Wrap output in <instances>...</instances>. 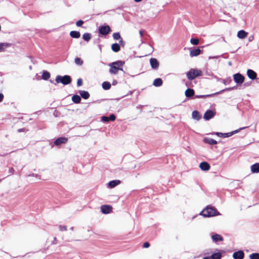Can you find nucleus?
I'll use <instances>...</instances> for the list:
<instances>
[{"mask_svg": "<svg viewBox=\"0 0 259 259\" xmlns=\"http://www.w3.org/2000/svg\"><path fill=\"white\" fill-rule=\"evenodd\" d=\"M200 214L204 217H211L221 214L215 207L208 205L200 212Z\"/></svg>", "mask_w": 259, "mask_h": 259, "instance_id": "f257e3e1", "label": "nucleus"}, {"mask_svg": "<svg viewBox=\"0 0 259 259\" xmlns=\"http://www.w3.org/2000/svg\"><path fill=\"white\" fill-rule=\"evenodd\" d=\"M124 64V62L122 61H117L116 62H112L109 64L110 67L109 69V72L111 74H116L118 73V70L122 71V66Z\"/></svg>", "mask_w": 259, "mask_h": 259, "instance_id": "f03ea898", "label": "nucleus"}, {"mask_svg": "<svg viewBox=\"0 0 259 259\" xmlns=\"http://www.w3.org/2000/svg\"><path fill=\"white\" fill-rule=\"evenodd\" d=\"M202 75V71L198 69H191L186 73V76L188 79L190 80H193L196 77L198 76H201Z\"/></svg>", "mask_w": 259, "mask_h": 259, "instance_id": "7ed1b4c3", "label": "nucleus"}, {"mask_svg": "<svg viewBox=\"0 0 259 259\" xmlns=\"http://www.w3.org/2000/svg\"><path fill=\"white\" fill-rule=\"evenodd\" d=\"M57 83H61L63 85H67L71 83V78L69 75L64 76L57 75L55 79Z\"/></svg>", "mask_w": 259, "mask_h": 259, "instance_id": "20e7f679", "label": "nucleus"}, {"mask_svg": "<svg viewBox=\"0 0 259 259\" xmlns=\"http://www.w3.org/2000/svg\"><path fill=\"white\" fill-rule=\"evenodd\" d=\"M111 31V28L108 25L101 26L99 28V32L102 34L106 35Z\"/></svg>", "mask_w": 259, "mask_h": 259, "instance_id": "39448f33", "label": "nucleus"}, {"mask_svg": "<svg viewBox=\"0 0 259 259\" xmlns=\"http://www.w3.org/2000/svg\"><path fill=\"white\" fill-rule=\"evenodd\" d=\"M233 79L237 84H242L244 81V77L239 73L235 74L233 75Z\"/></svg>", "mask_w": 259, "mask_h": 259, "instance_id": "423d86ee", "label": "nucleus"}, {"mask_svg": "<svg viewBox=\"0 0 259 259\" xmlns=\"http://www.w3.org/2000/svg\"><path fill=\"white\" fill-rule=\"evenodd\" d=\"M215 112L211 110H207L204 114V118L206 120H208L212 118L215 115Z\"/></svg>", "mask_w": 259, "mask_h": 259, "instance_id": "0eeeda50", "label": "nucleus"}, {"mask_svg": "<svg viewBox=\"0 0 259 259\" xmlns=\"http://www.w3.org/2000/svg\"><path fill=\"white\" fill-rule=\"evenodd\" d=\"M244 257V253L242 250L235 251L233 254L234 259H243Z\"/></svg>", "mask_w": 259, "mask_h": 259, "instance_id": "6e6552de", "label": "nucleus"}, {"mask_svg": "<svg viewBox=\"0 0 259 259\" xmlns=\"http://www.w3.org/2000/svg\"><path fill=\"white\" fill-rule=\"evenodd\" d=\"M68 139L65 137H60L57 138L54 142V144L56 146H60L62 144L67 143Z\"/></svg>", "mask_w": 259, "mask_h": 259, "instance_id": "1a4fd4ad", "label": "nucleus"}, {"mask_svg": "<svg viewBox=\"0 0 259 259\" xmlns=\"http://www.w3.org/2000/svg\"><path fill=\"white\" fill-rule=\"evenodd\" d=\"M101 210L103 213L107 214L111 211L112 207L110 205H102L101 207Z\"/></svg>", "mask_w": 259, "mask_h": 259, "instance_id": "9d476101", "label": "nucleus"}, {"mask_svg": "<svg viewBox=\"0 0 259 259\" xmlns=\"http://www.w3.org/2000/svg\"><path fill=\"white\" fill-rule=\"evenodd\" d=\"M150 63L152 69H156L158 68L159 66V63L156 59L155 58H151L150 60Z\"/></svg>", "mask_w": 259, "mask_h": 259, "instance_id": "9b49d317", "label": "nucleus"}, {"mask_svg": "<svg viewBox=\"0 0 259 259\" xmlns=\"http://www.w3.org/2000/svg\"><path fill=\"white\" fill-rule=\"evenodd\" d=\"M221 253L220 252L213 253L210 256L204 257L202 259H221Z\"/></svg>", "mask_w": 259, "mask_h": 259, "instance_id": "f8f14e48", "label": "nucleus"}, {"mask_svg": "<svg viewBox=\"0 0 259 259\" xmlns=\"http://www.w3.org/2000/svg\"><path fill=\"white\" fill-rule=\"evenodd\" d=\"M199 167L202 170L207 171L210 169V166L207 162H202L199 164Z\"/></svg>", "mask_w": 259, "mask_h": 259, "instance_id": "ddd939ff", "label": "nucleus"}, {"mask_svg": "<svg viewBox=\"0 0 259 259\" xmlns=\"http://www.w3.org/2000/svg\"><path fill=\"white\" fill-rule=\"evenodd\" d=\"M247 75L248 77L252 80H253L256 78V73L251 69L247 70Z\"/></svg>", "mask_w": 259, "mask_h": 259, "instance_id": "4468645a", "label": "nucleus"}, {"mask_svg": "<svg viewBox=\"0 0 259 259\" xmlns=\"http://www.w3.org/2000/svg\"><path fill=\"white\" fill-rule=\"evenodd\" d=\"M201 50L199 48L191 50L190 52V56L191 57L197 56L201 53Z\"/></svg>", "mask_w": 259, "mask_h": 259, "instance_id": "2eb2a0df", "label": "nucleus"}, {"mask_svg": "<svg viewBox=\"0 0 259 259\" xmlns=\"http://www.w3.org/2000/svg\"><path fill=\"white\" fill-rule=\"evenodd\" d=\"M203 141L204 143L208 144L210 145H213L217 144V141L210 138H205L203 139Z\"/></svg>", "mask_w": 259, "mask_h": 259, "instance_id": "dca6fc26", "label": "nucleus"}, {"mask_svg": "<svg viewBox=\"0 0 259 259\" xmlns=\"http://www.w3.org/2000/svg\"><path fill=\"white\" fill-rule=\"evenodd\" d=\"M245 128V127H244L240 128L238 130L234 131H233L232 132H230V133H223V138H227V137H230V136H232L233 135H234V134H236V133H238L239 131H240V130H241L242 129H244Z\"/></svg>", "mask_w": 259, "mask_h": 259, "instance_id": "f3484780", "label": "nucleus"}, {"mask_svg": "<svg viewBox=\"0 0 259 259\" xmlns=\"http://www.w3.org/2000/svg\"><path fill=\"white\" fill-rule=\"evenodd\" d=\"M251 170L252 173H258L259 172V163H256L251 165Z\"/></svg>", "mask_w": 259, "mask_h": 259, "instance_id": "a211bd4d", "label": "nucleus"}, {"mask_svg": "<svg viewBox=\"0 0 259 259\" xmlns=\"http://www.w3.org/2000/svg\"><path fill=\"white\" fill-rule=\"evenodd\" d=\"M120 183V181L119 180H113V181H110L108 183V185L109 187L113 188V187H115L116 186L118 185V184H119Z\"/></svg>", "mask_w": 259, "mask_h": 259, "instance_id": "6ab92c4d", "label": "nucleus"}, {"mask_svg": "<svg viewBox=\"0 0 259 259\" xmlns=\"http://www.w3.org/2000/svg\"><path fill=\"white\" fill-rule=\"evenodd\" d=\"M162 80L160 78H157L153 81V85L155 87H160L162 84Z\"/></svg>", "mask_w": 259, "mask_h": 259, "instance_id": "aec40b11", "label": "nucleus"}, {"mask_svg": "<svg viewBox=\"0 0 259 259\" xmlns=\"http://www.w3.org/2000/svg\"><path fill=\"white\" fill-rule=\"evenodd\" d=\"M185 96L188 97L190 98L192 97L194 95V91L193 89H188L185 91Z\"/></svg>", "mask_w": 259, "mask_h": 259, "instance_id": "412c9836", "label": "nucleus"}, {"mask_svg": "<svg viewBox=\"0 0 259 259\" xmlns=\"http://www.w3.org/2000/svg\"><path fill=\"white\" fill-rule=\"evenodd\" d=\"M79 93L80 96L84 99H87L90 97V94L87 91H79Z\"/></svg>", "mask_w": 259, "mask_h": 259, "instance_id": "4be33fe9", "label": "nucleus"}, {"mask_svg": "<svg viewBox=\"0 0 259 259\" xmlns=\"http://www.w3.org/2000/svg\"><path fill=\"white\" fill-rule=\"evenodd\" d=\"M247 35V33L243 30H239L237 33V36L241 39L244 38Z\"/></svg>", "mask_w": 259, "mask_h": 259, "instance_id": "5701e85b", "label": "nucleus"}, {"mask_svg": "<svg viewBox=\"0 0 259 259\" xmlns=\"http://www.w3.org/2000/svg\"><path fill=\"white\" fill-rule=\"evenodd\" d=\"M192 117L194 119L196 120H199L201 118V116L199 112L197 111H194L192 112Z\"/></svg>", "mask_w": 259, "mask_h": 259, "instance_id": "b1692460", "label": "nucleus"}, {"mask_svg": "<svg viewBox=\"0 0 259 259\" xmlns=\"http://www.w3.org/2000/svg\"><path fill=\"white\" fill-rule=\"evenodd\" d=\"M70 35L72 37V38H78L80 37V33H79V31H71L70 32Z\"/></svg>", "mask_w": 259, "mask_h": 259, "instance_id": "393cba45", "label": "nucleus"}, {"mask_svg": "<svg viewBox=\"0 0 259 259\" xmlns=\"http://www.w3.org/2000/svg\"><path fill=\"white\" fill-rule=\"evenodd\" d=\"M111 49L114 52H118L120 50V47L119 45V44L117 43H115L112 44L111 46Z\"/></svg>", "mask_w": 259, "mask_h": 259, "instance_id": "a878e982", "label": "nucleus"}, {"mask_svg": "<svg viewBox=\"0 0 259 259\" xmlns=\"http://www.w3.org/2000/svg\"><path fill=\"white\" fill-rule=\"evenodd\" d=\"M72 100L74 103L77 104L80 103L81 101V98L79 96L75 95L72 97Z\"/></svg>", "mask_w": 259, "mask_h": 259, "instance_id": "bb28decb", "label": "nucleus"}, {"mask_svg": "<svg viewBox=\"0 0 259 259\" xmlns=\"http://www.w3.org/2000/svg\"><path fill=\"white\" fill-rule=\"evenodd\" d=\"M212 239L214 242L223 240L222 237L221 235L217 234L212 236Z\"/></svg>", "mask_w": 259, "mask_h": 259, "instance_id": "cd10ccee", "label": "nucleus"}, {"mask_svg": "<svg viewBox=\"0 0 259 259\" xmlns=\"http://www.w3.org/2000/svg\"><path fill=\"white\" fill-rule=\"evenodd\" d=\"M50 77V74L47 71H43L42 74V78L44 80H47Z\"/></svg>", "mask_w": 259, "mask_h": 259, "instance_id": "c85d7f7f", "label": "nucleus"}, {"mask_svg": "<svg viewBox=\"0 0 259 259\" xmlns=\"http://www.w3.org/2000/svg\"><path fill=\"white\" fill-rule=\"evenodd\" d=\"M102 88L105 90H109L111 88V84L108 81H104L102 83Z\"/></svg>", "mask_w": 259, "mask_h": 259, "instance_id": "c756f323", "label": "nucleus"}, {"mask_svg": "<svg viewBox=\"0 0 259 259\" xmlns=\"http://www.w3.org/2000/svg\"><path fill=\"white\" fill-rule=\"evenodd\" d=\"M82 38L87 41H89L91 38V34L89 33H85L82 35Z\"/></svg>", "mask_w": 259, "mask_h": 259, "instance_id": "7c9ffc66", "label": "nucleus"}, {"mask_svg": "<svg viewBox=\"0 0 259 259\" xmlns=\"http://www.w3.org/2000/svg\"><path fill=\"white\" fill-rule=\"evenodd\" d=\"M250 259H259V253H253L249 255Z\"/></svg>", "mask_w": 259, "mask_h": 259, "instance_id": "2f4dec72", "label": "nucleus"}, {"mask_svg": "<svg viewBox=\"0 0 259 259\" xmlns=\"http://www.w3.org/2000/svg\"><path fill=\"white\" fill-rule=\"evenodd\" d=\"M75 63L79 66H81L83 64V61L80 58H76L74 60Z\"/></svg>", "mask_w": 259, "mask_h": 259, "instance_id": "473e14b6", "label": "nucleus"}, {"mask_svg": "<svg viewBox=\"0 0 259 259\" xmlns=\"http://www.w3.org/2000/svg\"><path fill=\"white\" fill-rule=\"evenodd\" d=\"M9 45L7 43H0V52L3 51L4 49L7 48Z\"/></svg>", "mask_w": 259, "mask_h": 259, "instance_id": "72a5a7b5", "label": "nucleus"}, {"mask_svg": "<svg viewBox=\"0 0 259 259\" xmlns=\"http://www.w3.org/2000/svg\"><path fill=\"white\" fill-rule=\"evenodd\" d=\"M113 37L115 40L119 39L121 37L120 34L119 32H115L113 34Z\"/></svg>", "mask_w": 259, "mask_h": 259, "instance_id": "f704fd0d", "label": "nucleus"}, {"mask_svg": "<svg viewBox=\"0 0 259 259\" xmlns=\"http://www.w3.org/2000/svg\"><path fill=\"white\" fill-rule=\"evenodd\" d=\"M191 43L193 45H197L199 44V40L197 38H191L190 40Z\"/></svg>", "mask_w": 259, "mask_h": 259, "instance_id": "c9c22d12", "label": "nucleus"}, {"mask_svg": "<svg viewBox=\"0 0 259 259\" xmlns=\"http://www.w3.org/2000/svg\"><path fill=\"white\" fill-rule=\"evenodd\" d=\"M231 81H232V79H231V78L230 77L228 78H227L226 79H223L222 80V82L225 85L229 84L231 82Z\"/></svg>", "mask_w": 259, "mask_h": 259, "instance_id": "e433bc0d", "label": "nucleus"}, {"mask_svg": "<svg viewBox=\"0 0 259 259\" xmlns=\"http://www.w3.org/2000/svg\"><path fill=\"white\" fill-rule=\"evenodd\" d=\"M101 121L103 122H107L109 121V117L103 116L101 117Z\"/></svg>", "mask_w": 259, "mask_h": 259, "instance_id": "4c0bfd02", "label": "nucleus"}, {"mask_svg": "<svg viewBox=\"0 0 259 259\" xmlns=\"http://www.w3.org/2000/svg\"><path fill=\"white\" fill-rule=\"evenodd\" d=\"M233 89V88H226L223 90H222L221 91H220V92H218V93H217L216 94H220V93H223L225 91H230L231 90Z\"/></svg>", "mask_w": 259, "mask_h": 259, "instance_id": "58836bf2", "label": "nucleus"}, {"mask_svg": "<svg viewBox=\"0 0 259 259\" xmlns=\"http://www.w3.org/2000/svg\"><path fill=\"white\" fill-rule=\"evenodd\" d=\"M83 23L84 22L82 20H80L76 22V25L77 26L80 27L83 24Z\"/></svg>", "mask_w": 259, "mask_h": 259, "instance_id": "ea45409f", "label": "nucleus"}, {"mask_svg": "<svg viewBox=\"0 0 259 259\" xmlns=\"http://www.w3.org/2000/svg\"><path fill=\"white\" fill-rule=\"evenodd\" d=\"M211 95H196L195 97L196 98H203L206 97H210Z\"/></svg>", "mask_w": 259, "mask_h": 259, "instance_id": "a19ab883", "label": "nucleus"}, {"mask_svg": "<svg viewBox=\"0 0 259 259\" xmlns=\"http://www.w3.org/2000/svg\"><path fill=\"white\" fill-rule=\"evenodd\" d=\"M116 117L115 115L113 114H112L110 115L109 117V120H111L112 121H114L115 120Z\"/></svg>", "mask_w": 259, "mask_h": 259, "instance_id": "79ce46f5", "label": "nucleus"}, {"mask_svg": "<svg viewBox=\"0 0 259 259\" xmlns=\"http://www.w3.org/2000/svg\"><path fill=\"white\" fill-rule=\"evenodd\" d=\"M82 80L81 78H79L77 79V85L78 87H80L81 85H82Z\"/></svg>", "mask_w": 259, "mask_h": 259, "instance_id": "37998d69", "label": "nucleus"}, {"mask_svg": "<svg viewBox=\"0 0 259 259\" xmlns=\"http://www.w3.org/2000/svg\"><path fill=\"white\" fill-rule=\"evenodd\" d=\"M59 230L61 231H66L67 230V227L66 226H61V225H60L59 226Z\"/></svg>", "mask_w": 259, "mask_h": 259, "instance_id": "c03bdc74", "label": "nucleus"}, {"mask_svg": "<svg viewBox=\"0 0 259 259\" xmlns=\"http://www.w3.org/2000/svg\"><path fill=\"white\" fill-rule=\"evenodd\" d=\"M149 246H150V244L148 242H146L144 243V244L143 245V247L144 248H148L149 247Z\"/></svg>", "mask_w": 259, "mask_h": 259, "instance_id": "a18cd8bd", "label": "nucleus"}, {"mask_svg": "<svg viewBox=\"0 0 259 259\" xmlns=\"http://www.w3.org/2000/svg\"><path fill=\"white\" fill-rule=\"evenodd\" d=\"M215 135H217L218 136L220 137H223V133H222L217 132L215 133Z\"/></svg>", "mask_w": 259, "mask_h": 259, "instance_id": "49530a36", "label": "nucleus"}, {"mask_svg": "<svg viewBox=\"0 0 259 259\" xmlns=\"http://www.w3.org/2000/svg\"><path fill=\"white\" fill-rule=\"evenodd\" d=\"M4 99V95L3 94L0 93V102H2Z\"/></svg>", "mask_w": 259, "mask_h": 259, "instance_id": "de8ad7c7", "label": "nucleus"}, {"mask_svg": "<svg viewBox=\"0 0 259 259\" xmlns=\"http://www.w3.org/2000/svg\"><path fill=\"white\" fill-rule=\"evenodd\" d=\"M9 173H10V174H12V173H13V172H14V168H13L11 167V168H10L9 169Z\"/></svg>", "mask_w": 259, "mask_h": 259, "instance_id": "09e8293b", "label": "nucleus"}, {"mask_svg": "<svg viewBox=\"0 0 259 259\" xmlns=\"http://www.w3.org/2000/svg\"><path fill=\"white\" fill-rule=\"evenodd\" d=\"M253 39V36L251 35L249 37V40L250 41H252Z\"/></svg>", "mask_w": 259, "mask_h": 259, "instance_id": "8fccbe9b", "label": "nucleus"}, {"mask_svg": "<svg viewBox=\"0 0 259 259\" xmlns=\"http://www.w3.org/2000/svg\"><path fill=\"white\" fill-rule=\"evenodd\" d=\"M119 43H120L122 46H123V45H124V41H123V40L122 39L120 40V41H119Z\"/></svg>", "mask_w": 259, "mask_h": 259, "instance_id": "3c124183", "label": "nucleus"}, {"mask_svg": "<svg viewBox=\"0 0 259 259\" xmlns=\"http://www.w3.org/2000/svg\"><path fill=\"white\" fill-rule=\"evenodd\" d=\"M139 33H140V36L141 37H142L143 35V31L142 30H140Z\"/></svg>", "mask_w": 259, "mask_h": 259, "instance_id": "603ef678", "label": "nucleus"}, {"mask_svg": "<svg viewBox=\"0 0 259 259\" xmlns=\"http://www.w3.org/2000/svg\"><path fill=\"white\" fill-rule=\"evenodd\" d=\"M23 130H24L23 128H20V129H19V130H18V132H19V133H20V132H23Z\"/></svg>", "mask_w": 259, "mask_h": 259, "instance_id": "864d4df0", "label": "nucleus"}, {"mask_svg": "<svg viewBox=\"0 0 259 259\" xmlns=\"http://www.w3.org/2000/svg\"><path fill=\"white\" fill-rule=\"evenodd\" d=\"M116 84H117V81L116 80H114L113 81V82H112L113 85H115Z\"/></svg>", "mask_w": 259, "mask_h": 259, "instance_id": "5fc2aeb1", "label": "nucleus"}, {"mask_svg": "<svg viewBox=\"0 0 259 259\" xmlns=\"http://www.w3.org/2000/svg\"><path fill=\"white\" fill-rule=\"evenodd\" d=\"M137 3H139V2H141L142 0H134Z\"/></svg>", "mask_w": 259, "mask_h": 259, "instance_id": "6e6d98bb", "label": "nucleus"}, {"mask_svg": "<svg viewBox=\"0 0 259 259\" xmlns=\"http://www.w3.org/2000/svg\"><path fill=\"white\" fill-rule=\"evenodd\" d=\"M36 176V175H35V174H31V175H29L28 176H29V177H30V176Z\"/></svg>", "mask_w": 259, "mask_h": 259, "instance_id": "4d7b16f0", "label": "nucleus"}, {"mask_svg": "<svg viewBox=\"0 0 259 259\" xmlns=\"http://www.w3.org/2000/svg\"><path fill=\"white\" fill-rule=\"evenodd\" d=\"M56 240V238H54V240Z\"/></svg>", "mask_w": 259, "mask_h": 259, "instance_id": "13d9d810", "label": "nucleus"}]
</instances>
